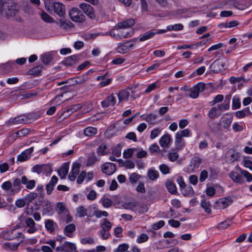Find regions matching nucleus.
Returning <instances> with one entry per match:
<instances>
[{
  "mask_svg": "<svg viewBox=\"0 0 252 252\" xmlns=\"http://www.w3.org/2000/svg\"><path fill=\"white\" fill-rule=\"evenodd\" d=\"M100 226L101 230L98 231V234L102 239H107L110 236V230L112 227L111 222L107 219H103L101 220Z\"/></svg>",
  "mask_w": 252,
  "mask_h": 252,
  "instance_id": "f257e3e1",
  "label": "nucleus"
},
{
  "mask_svg": "<svg viewBox=\"0 0 252 252\" xmlns=\"http://www.w3.org/2000/svg\"><path fill=\"white\" fill-rule=\"evenodd\" d=\"M119 28L112 30L109 33H107L106 34H109L112 37L115 39H122L124 38H127L131 36L133 33L134 31L133 30H130L128 31L125 30H121Z\"/></svg>",
  "mask_w": 252,
  "mask_h": 252,
  "instance_id": "f03ea898",
  "label": "nucleus"
},
{
  "mask_svg": "<svg viewBox=\"0 0 252 252\" xmlns=\"http://www.w3.org/2000/svg\"><path fill=\"white\" fill-rule=\"evenodd\" d=\"M69 14L70 18L74 22L83 23L85 21V16L78 8H73L69 11Z\"/></svg>",
  "mask_w": 252,
  "mask_h": 252,
  "instance_id": "7ed1b4c3",
  "label": "nucleus"
},
{
  "mask_svg": "<svg viewBox=\"0 0 252 252\" xmlns=\"http://www.w3.org/2000/svg\"><path fill=\"white\" fill-rule=\"evenodd\" d=\"M137 39H134L131 40H129L125 42L124 43L119 44L117 48V51L120 54H125L128 52L130 48H132L134 46V43L136 42Z\"/></svg>",
  "mask_w": 252,
  "mask_h": 252,
  "instance_id": "20e7f679",
  "label": "nucleus"
},
{
  "mask_svg": "<svg viewBox=\"0 0 252 252\" xmlns=\"http://www.w3.org/2000/svg\"><path fill=\"white\" fill-rule=\"evenodd\" d=\"M206 85L204 83L199 82L194 85L190 89V94L189 96L192 98H197L199 93L202 92L205 89Z\"/></svg>",
  "mask_w": 252,
  "mask_h": 252,
  "instance_id": "39448f33",
  "label": "nucleus"
},
{
  "mask_svg": "<svg viewBox=\"0 0 252 252\" xmlns=\"http://www.w3.org/2000/svg\"><path fill=\"white\" fill-rule=\"evenodd\" d=\"M38 196V194L35 192H30L25 197V199L27 202V210L26 213L28 215H31L33 211L32 207H30V204L32 202V201L37 198Z\"/></svg>",
  "mask_w": 252,
  "mask_h": 252,
  "instance_id": "423d86ee",
  "label": "nucleus"
},
{
  "mask_svg": "<svg viewBox=\"0 0 252 252\" xmlns=\"http://www.w3.org/2000/svg\"><path fill=\"white\" fill-rule=\"evenodd\" d=\"M101 169L104 173L111 175L116 171V167L113 163L106 162L102 166Z\"/></svg>",
  "mask_w": 252,
  "mask_h": 252,
  "instance_id": "0eeeda50",
  "label": "nucleus"
},
{
  "mask_svg": "<svg viewBox=\"0 0 252 252\" xmlns=\"http://www.w3.org/2000/svg\"><path fill=\"white\" fill-rule=\"evenodd\" d=\"M79 7L90 18L93 19L94 18L95 16L93 8L89 4L82 3L80 4Z\"/></svg>",
  "mask_w": 252,
  "mask_h": 252,
  "instance_id": "6e6552de",
  "label": "nucleus"
},
{
  "mask_svg": "<svg viewBox=\"0 0 252 252\" xmlns=\"http://www.w3.org/2000/svg\"><path fill=\"white\" fill-rule=\"evenodd\" d=\"M22 235V233L19 232L18 229H10L4 233V237L8 240H13L20 237Z\"/></svg>",
  "mask_w": 252,
  "mask_h": 252,
  "instance_id": "1a4fd4ad",
  "label": "nucleus"
},
{
  "mask_svg": "<svg viewBox=\"0 0 252 252\" xmlns=\"http://www.w3.org/2000/svg\"><path fill=\"white\" fill-rule=\"evenodd\" d=\"M226 157L228 161L234 162L239 160L240 154L235 149L232 148L227 152Z\"/></svg>",
  "mask_w": 252,
  "mask_h": 252,
  "instance_id": "9d476101",
  "label": "nucleus"
},
{
  "mask_svg": "<svg viewBox=\"0 0 252 252\" xmlns=\"http://www.w3.org/2000/svg\"><path fill=\"white\" fill-rule=\"evenodd\" d=\"M33 147H31L29 149H26L18 156L17 160L20 162H23L31 158V154L33 152Z\"/></svg>",
  "mask_w": 252,
  "mask_h": 252,
  "instance_id": "9b49d317",
  "label": "nucleus"
},
{
  "mask_svg": "<svg viewBox=\"0 0 252 252\" xmlns=\"http://www.w3.org/2000/svg\"><path fill=\"white\" fill-rule=\"evenodd\" d=\"M53 10L54 12L60 17L64 16L65 14L64 5L60 2H54Z\"/></svg>",
  "mask_w": 252,
  "mask_h": 252,
  "instance_id": "f8f14e48",
  "label": "nucleus"
},
{
  "mask_svg": "<svg viewBox=\"0 0 252 252\" xmlns=\"http://www.w3.org/2000/svg\"><path fill=\"white\" fill-rule=\"evenodd\" d=\"M25 221L27 226L29 227L27 230L28 233H33L37 230V228L35 227V223L32 218H26Z\"/></svg>",
  "mask_w": 252,
  "mask_h": 252,
  "instance_id": "ddd939ff",
  "label": "nucleus"
},
{
  "mask_svg": "<svg viewBox=\"0 0 252 252\" xmlns=\"http://www.w3.org/2000/svg\"><path fill=\"white\" fill-rule=\"evenodd\" d=\"M21 179L19 178H16L14 179L12 187V189H11V194L14 195L16 193L19 192L22 188L21 186Z\"/></svg>",
  "mask_w": 252,
  "mask_h": 252,
  "instance_id": "4468645a",
  "label": "nucleus"
},
{
  "mask_svg": "<svg viewBox=\"0 0 252 252\" xmlns=\"http://www.w3.org/2000/svg\"><path fill=\"white\" fill-rule=\"evenodd\" d=\"M21 183L26 186V188L29 189H32L35 187L36 182L34 180H29L25 175L21 177Z\"/></svg>",
  "mask_w": 252,
  "mask_h": 252,
  "instance_id": "2eb2a0df",
  "label": "nucleus"
},
{
  "mask_svg": "<svg viewBox=\"0 0 252 252\" xmlns=\"http://www.w3.org/2000/svg\"><path fill=\"white\" fill-rule=\"evenodd\" d=\"M58 181V178L57 176H52L49 183L46 186V192L48 194H50L52 193Z\"/></svg>",
  "mask_w": 252,
  "mask_h": 252,
  "instance_id": "dca6fc26",
  "label": "nucleus"
},
{
  "mask_svg": "<svg viewBox=\"0 0 252 252\" xmlns=\"http://www.w3.org/2000/svg\"><path fill=\"white\" fill-rule=\"evenodd\" d=\"M78 63V56L76 55H72L67 57L63 61V64L67 66H73Z\"/></svg>",
  "mask_w": 252,
  "mask_h": 252,
  "instance_id": "f3484780",
  "label": "nucleus"
},
{
  "mask_svg": "<svg viewBox=\"0 0 252 252\" xmlns=\"http://www.w3.org/2000/svg\"><path fill=\"white\" fill-rule=\"evenodd\" d=\"M116 103V97L111 94L101 102L103 108H105L109 106H113Z\"/></svg>",
  "mask_w": 252,
  "mask_h": 252,
  "instance_id": "a211bd4d",
  "label": "nucleus"
},
{
  "mask_svg": "<svg viewBox=\"0 0 252 252\" xmlns=\"http://www.w3.org/2000/svg\"><path fill=\"white\" fill-rule=\"evenodd\" d=\"M232 200L231 198H222L218 200L216 203L218 204L220 208L224 209L230 204H231Z\"/></svg>",
  "mask_w": 252,
  "mask_h": 252,
  "instance_id": "6ab92c4d",
  "label": "nucleus"
},
{
  "mask_svg": "<svg viewBox=\"0 0 252 252\" xmlns=\"http://www.w3.org/2000/svg\"><path fill=\"white\" fill-rule=\"evenodd\" d=\"M135 24L134 20L132 19H128L122 22H119L116 26L119 29H126L133 26Z\"/></svg>",
  "mask_w": 252,
  "mask_h": 252,
  "instance_id": "aec40b11",
  "label": "nucleus"
},
{
  "mask_svg": "<svg viewBox=\"0 0 252 252\" xmlns=\"http://www.w3.org/2000/svg\"><path fill=\"white\" fill-rule=\"evenodd\" d=\"M69 163H64L58 170V174L62 179L64 178L68 172Z\"/></svg>",
  "mask_w": 252,
  "mask_h": 252,
  "instance_id": "412c9836",
  "label": "nucleus"
},
{
  "mask_svg": "<svg viewBox=\"0 0 252 252\" xmlns=\"http://www.w3.org/2000/svg\"><path fill=\"white\" fill-rule=\"evenodd\" d=\"M21 120L22 123H28L30 121L34 120L37 119L39 117V116H37L35 113H32L28 115V116L26 115H21L20 116Z\"/></svg>",
  "mask_w": 252,
  "mask_h": 252,
  "instance_id": "4be33fe9",
  "label": "nucleus"
},
{
  "mask_svg": "<svg viewBox=\"0 0 252 252\" xmlns=\"http://www.w3.org/2000/svg\"><path fill=\"white\" fill-rule=\"evenodd\" d=\"M229 177L235 183L242 185L244 181L242 179L241 176L236 172L232 171L229 174Z\"/></svg>",
  "mask_w": 252,
  "mask_h": 252,
  "instance_id": "5701e85b",
  "label": "nucleus"
},
{
  "mask_svg": "<svg viewBox=\"0 0 252 252\" xmlns=\"http://www.w3.org/2000/svg\"><path fill=\"white\" fill-rule=\"evenodd\" d=\"M232 117L230 116H225L221 118L220 123L222 127L227 129L232 122Z\"/></svg>",
  "mask_w": 252,
  "mask_h": 252,
  "instance_id": "b1692460",
  "label": "nucleus"
},
{
  "mask_svg": "<svg viewBox=\"0 0 252 252\" xmlns=\"http://www.w3.org/2000/svg\"><path fill=\"white\" fill-rule=\"evenodd\" d=\"M13 62H8L4 64L0 65V70L3 71V73L7 74L12 70Z\"/></svg>",
  "mask_w": 252,
  "mask_h": 252,
  "instance_id": "393cba45",
  "label": "nucleus"
},
{
  "mask_svg": "<svg viewBox=\"0 0 252 252\" xmlns=\"http://www.w3.org/2000/svg\"><path fill=\"white\" fill-rule=\"evenodd\" d=\"M42 66H37L31 69L28 72V74L30 75H33L34 76H38L41 74Z\"/></svg>",
  "mask_w": 252,
  "mask_h": 252,
  "instance_id": "a878e982",
  "label": "nucleus"
},
{
  "mask_svg": "<svg viewBox=\"0 0 252 252\" xmlns=\"http://www.w3.org/2000/svg\"><path fill=\"white\" fill-rule=\"evenodd\" d=\"M231 98V94H229L226 95L225 96V99L223 103L221 104L220 105V110L224 109V110H228L229 109L230 107V99Z\"/></svg>",
  "mask_w": 252,
  "mask_h": 252,
  "instance_id": "bb28decb",
  "label": "nucleus"
},
{
  "mask_svg": "<svg viewBox=\"0 0 252 252\" xmlns=\"http://www.w3.org/2000/svg\"><path fill=\"white\" fill-rule=\"evenodd\" d=\"M166 187L168 191L171 194H175L177 193V188L175 184L168 180L166 182Z\"/></svg>",
  "mask_w": 252,
  "mask_h": 252,
  "instance_id": "cd10ccee",
  "label": "nucleus"
},
{
  "mask_svg": "<svg viewBox=\"0 0 252 252\" xmlns=\"http://www.w3.org/2000/svg\"><path fill=\"white\" fill-rule=\"evenodd\" d=\"M171 140L170 136L169 134H165L159 139V142L162 147H167L170 143Z\"/></svg>",
  "mask_w": 252,
  "mask_h": 252,
  "instance_id": "c85d7f7f",
  "label": "nucleus"
},
{
  "mask_svg": "<svg viewBox=\"0 0 252 252\" xmlns=\"http://www.w3.org/2000/svg\"><path fill=\"white\" fill-rule=\"evenodd\" d=\"M75 225L73 223L67 225L64 229V233L67 236L70 237L72 236V233L75 230Z\"/></svg>",
  "mask_w": 252,
  "mask_h": 252,
  "instance_id": "c756f323",
  "label": "nucleus"
},
{
  "mask_svg": "<svg viewBox=\"0 0 252 252\" xmlns=\"http://www.w3.org/2000/svg\"><path fill=\"white\" fill-rule=\"evenodd\" d=\"M201 162V159L199 157H193L191 158L190 161L189 166L192 168V169H197L199 167Z\"/></svg>",
  "mask_w": 252,
  "mask_h": 252,
  "instance_id": "7c9ffc66",
  "label": "nucleus"
},
{
  "mask_svg": "<svg viewBox=\"0 0 252 252\" xmlns=\"http://www.w3.org/2000/svg\"><path fill=\"white\" fill-rule=\"evenodd\" d=\"M63 248L65 252H72L76 249L75 244L69 242H65L63 244Z\"/></svg>",
  "mask_w": 252,
  "mask_h": 252,
  "instance_id": "2f4dec72",
  "label": "nucleus"
},
{
  "mask_svg": "<svg viewBox=\"0 0 252 252\" xmlns=\"http://www.w3.org/2000/svg\"><path fill=\"white\" fill-rule=\"evenodd\" d=\"M241 99L238 95H234L232 98V109L233 110L239 109L241 107Z\"/></svg>",
  "mask_w": 252,
  "mask_h": 252,
  "instance_id": "473e14b6",
  "label": "nucleus"
},
{
  "mask_svg": "<svg viewBox=\"0 0 252 252\" xmlns=\"http://www.w3.org/2000/svg\"><path fill=\"white\" fill-rule=\"evenodd\" d=\"M46 168H49L50 169V167L46 164H36L32 167V171L33 172H35L38 174H40L43 172V169H45Z\"/></svg>",
  "mask_w": 252,
  "mask_h": 252,
  "instance_id": "72a5a7b5",
  "label": "nucleus"
},
{
  "mask_svg": "<svg viewBox=\"0 0 252 252\" xmlns=\"http://www.w3.org/2000/svg\"><path fill=\"white\" fill-rule=\"evenodd\" d=\"M56 225V223H55L53 220H47L45 222V228L48 231L51 232L54 231V227Z\"/></svg>",
  "mask_w": 252,
  "mask_h": 252,
  "instance_id": "f704fd0d",
  "label": "nucleus"
},
{
  "mask_svg": "<svg viewBox=\"0 0 252 252\" xmlns=\"http://www.w3.org/2000/svg\"><path fill=\"white\" fill-rule=\"evenodd\" d=\"M147 176L150 180L155 181L158 178L159 173L158 171L151 168L148 171Z\"/></svg>",
  "mask_w": 252,
  "mask_h": 252,
  "instance_id": "c9c22d12",
  "label": "nucleus"
},
{
  "mask_svg": "<svg viewBox=\"0 0 252 252\" xmlns=\"http://www.w3.org/2000/svg\"><path fill=\"white\" fill-rule=\"evenodd\" d=\"M76 213V215L80 218H83L86 216H90L87 214V209L83 206L77 208Z\"/></svg>",
  "mask_w": 252,
  "mask_h": 252,
  "instance_id": "e433bc0d",
  "label": "nucleus"
},
{
  "mask_svg": "<svg viewBox=\"0 0 252 252\" xmlns=\"http://www.w3.org/2000/svg\"><path fill=\"white\" fill-rule=\"evenodd\" d=\"M129 95V92L126 90L121 91L118 94L119 100L120 102L126 100Z\"/></svg>",
  "mask_w": 252,
  "mask_h": 252,
  "instance_id": "4c0bfd02",
  "label": "nucleus"
},
{
  "mask_svg": "<svg viewBox=\"0 0 252 252\" xmlns=\"http://www.w3.org/2000/svg\"><path fill=\"white\" fill-rule=\"evenodd\" d=\"M175 146L176 149L177 150H181L185 146L184 142L183 141L182 137L177 136V135H176V139H175Z\"/></svg>",
  "mask_w": 252,
  "mask_h": 252,
  "instance_id": "58836bf2",
  "label": "nucleus"
},
{
  "mask_svg": "<svg viewBox=\"0 0 252 252\" xmlns=\"http://www.w3.org/2000/svg\"><path fill=\"white\" fill-rule=\"evenodd\" d=\"M155 34L156 33L155 32L148 31L140 36L139 41H144L148 39H149L152 38Z\"/></svg>",
  "mask_w": 252,
  "mask_h": 252,
  "instance_id": "ea45409f",
  "label": "nucleus"
},
{
  "mask_svg": "<svg viewBox=\"0 0 252 252\" xmlns=\"http://www.w3.org/2000/svg\"><path fill=\"white\" fill-rule=\"evenodd\" d=\"M97 132V129L93 127H88L84 129V133L86 136H91Z\"/></svg>",
  "mask_w": 252,
  "mask_h": 252,
  "instance_id": "a19ab883",
  "label": "nucleus"
},
{
  "mask_svg": "<svg viewBox=\"0 0 252 252\" xmlns=\"http://www.w3.org/2000/svg\"><path fill=\"white\" fill-rule=\"evenodd\" d=\"M201 206L204 209L206 213L208 214H210L211 213V204L209 201H208L206 200H202L201 202Z\"/></svg>",
  "mask_w": 252,
  "mask_h": 252,
  "instance_id": "79ce46f5",
  "label": "nucleus"
},
{
  "mask_svg": "<svg viewBox=\"0 0 252 252\" xmlns=\"http://www.w3.org/2000/svg\"><path fill=\"white\" fill-rule=\"evenodd\" d=\"M41 59L44 64H48L52 60V56L50 53H46L41 56Z\"/></svg>",
  "mask_w": 252,
  "mask_h": 252,
  "instance_id": "37998d69",
  "label": "nucleus"
},
{
  "mask_svg": "<svg viewBox=\"0 0 252 252\" xmlns=\"http://www.w3.org/2000/svg\"><path fill=\"white\" fill-rule=\"evenodd\" d=\"M138 203L136 201L126 202L123 205L124 208L133 211V208L137 207Z\"/></svg>",
  "mask_w": 252,
  "mask_h": 252,
  "instance_id": "c03bdc74",
  "label": "nucleus"
},
{
  "mask_svg": "<svg viewBox=\"0 0 252 252\" xmlns=\"http://www.w3.org/2000/svg\"><path fill=\"white\" fill-rule=\"evenodd\" d=\"M41 19L46 23L54 22V19L45 12H42L41 14Z\"/></svg>",
  "mask_w": 252,
  "mask_h": 252,
  "instance_id": "a18cd8bd",
  "label": "nucleus"
},
{
  "mask_svg": "<svg viewBox=\"0 0 252 252\" xmlns=\"http://www.w3.org/2000/svg\"><path fill=\"white\" fill-rule=\"evenodd\" d=\"M184 26L181 24H177L173 25H169L167 27V30L169 31H181L183 29Z\"/></svg>",
  "mask_w": 252,
  "mask_h": 252,
  "instance_id": "49530a36",
  "label": "nucleus"
},
{
  "mask_svg": "<svg viewBox=\"0 0 252 252\" xmlns=\"http://www.w3.org/2000/svg\"><path fill=\"white\" fill-rule=\"evenodd\" d=\"M96 160L97 158L94 153H92L89 156L88 158L86 165L87 166H91L93 165Z\"/></svg>",
  "mask_w": 252,
  "mask_h": 252,
  "instance_id": "de8ad7c7",
  "label": "nucleus"
},
{
  "mask_svg": "<svg viewBox=\"0 0 252 252\" xmlns=\"http://www.w3.org/2000/svg\"><path fill=\"white\" fill-rule=\"evenodd\" d=\"M182 194L184 196H187L189 194H192L193 190L191 186H187L186 187L181 189Z\"/></svg>",
  "mask_w": 252,
  "mask_h": 252,
  "instance_id": "09e8293b",
  "label": "nucleus"
},
{
  "mask_svg": "<svg viewBox=\"0 0 252 252\" xmlns=\"http://www.w3.org/2000/svg\"><path fill=\"white\" fill-rule=\"evenodd\" d=\"M230 222H231V220H225L220 223L218 226L217 228L219 229L224 230L226 229L228 226L230 225Z\"/></svg>",
  "mask_w": 252,
  "mask_h": 252,
  "instance_id": "8fccbe9b",
  "label": "nucleus"
},
{
  "mask_svg": "<svg viewBox=\"0 0 252 252\" xmlns=\"http://www.w3.org/2000/svg\"><path fill=\"white\" fill-rule=\"evenodd\" d=\"M107 149V146L104 144H101L99 146L98 149H97V153L98 155H100L101 156H104L106 154L105 152V150Z\"/></svg>",
  "mask_w": 252,
  "mask_h": 252,
  "instance_id": "3c124183",
  "label": "nucleus"
},
{
  "mask_svg": "<svg viewBox=\"0 0 252 252\" xmlns=\"http://www.w3.org/2000/svg\"><path fill=\"white\" fill-rule=\"evenodd\" d=\"M113 155L117 157H119L121 155V147L120 145H116L112 151Z\"/></svg>",
  "mask_w": 252,
  "mask_h": 252,
  "instance_id": "603ef678",
  "label": "nucleus"
},
{
  "mask_svg": "<svg viewBox=\"0 0 252 252\" xmlns=\"http://www.w3.org/2000/svg\"><path fill=\"white\" fill-rule=\"evenodd\" d=\"M224 98L223 95L222 94H218L214 98V99L210 102L211 105H214L217 103L221 102Z\"/></svg>",
  "mask_w": 252,
  "mask_h": 252,
  "instance_id": "864d4df0",
  "label": "nucleus"
},
{
  "mask_svg": "<svg viewBox=\"0 0 252 252\" xmlns=\"http://www.w3.org/2000/svg\"><path fill=\"white\" fill-rule=\"evenodd\" d=\"M156 119L157 116L153 113H151L147 116L146 118H144V119H145L147 122L150 124H154Z\"/></svg>",
  "mask_w": 252,
  "mask_h": 252,
  "instance_id": "5fc2aeb1",
  "label": "nucleus"
},
{
  "mask_svg": "<svg viewBox=\"0 0 252 252\" xmlns=\"http://www.w3.org/2000/svg\"><path fill=\"white\" fill-rule=\"evenodd\" d=\"M209 171L210 172V177L211 178L215 179L217 177L218 171L216 168L210 167L209 168Z\"/></svg>",
  "mask_w": 252,
  "mask_h": 252,
  "instance_id": "6e6d98bb",
  "label": "nucleus"
},
{
  "mask_svg": "<svg viewBox=\"0 0 252 252\" xmlns=\"http://www.w3.org/2000/svg\"><path fill=\"white\" fill-rule=\"evenodd\" d=\"M81 166V165L80 163H74L72 165V167L71 172H72L73 173L78 175Z\"/></svg>",
  "mask_w": 252,
  "mask_h": 252,
  "instance_id": "4d7b16f0",
  "label": "nucleus"
},
{
  "mask_svg": "<svg viewBox=\"0 0 252 252\" xmlns=\"http://www.w3.org/2000/svg\"><path fill=\"white\" fill-rule=\"evenodd\" d=\"M140 177V176L137 174V173H133L130 175L129 177V182L132 184H134L139 179Z\"/></svg>",
  "mask_w": 252,
  "mask_h": 252,
  "instance_id": "13d9d810",
  "label": "nucleus"
},
{
  "mask_svg": "<svg viewBox=\"0 0 252 252\" xmlns=\"http://www.w3.org/2000/svg\"><path fill=\"white\" fill-rule=\"evenodd\" d=\"M53 0H44V5L47 11H50L53 8Z\"/></svg>",
  "mask_w": 252,
  "mask_h": 252,
  "instance_id": "bf43d9fd",
  "label": "nucleus"
},
{
  "mask_svg": "<svg viewBox=\"0 0 252 252\" xmlns=\"http://www.w3.org/2000/svg\"><path fill=\"white\" fill-rule=\"evenodd\" d=\"M12 185L10 181H6L4 182L1 185V188L5 190H10L11 193V189H12Z\"/></svg>",
  "mask_w": 252,
  "mask_h": 252,
  "instance_id": "052dcab7",
  "label": "nucleus"
},
{
  "mask_svg": "<svg viewBox=\"0 0 252 252\" xmlns=\"http://www.w3.org/2000/svg\"><path fill=\"white\" fill-rule=\"evenodd\" d=\"M159 168L160 171L163 174H167L169 173V172H170V169H169V167L165 164H161L159 166Z\"/></svg>",
  "mask_w": 252,
  "mask_h": 252,
  "instance_id": "680f3d73",
  "label": "nucleus"
},
{
  "mask_svg": "<svg viewBox=\"0 0 252 252\" xmlns=\"http://www.w3.org/2000/svg\"><path fill=\"white\" fill-rule=\"evenodd\" d=\"M27 204L25 199H19L15 201V205L18 208H22Z\"/></svg>",
  "mask_w": 252,
  "mask_h": 252,
  "instance_id": "e2e57ef3",
  "label": "nucleus"
},
{
  "mask_svg": "<svg viewBox=\"0 0 252 252\" xmlns=\"http://www.w3.org/2000/svg\"><path fill=\"white\" fill-rule=\"evenodd\" d=\"M18 246L19 244L6 243L3 245V248L4 249H9L11 250H14L17 249Z\"/></svg>",
  "mask_w": 252,
  "mask_h": 252,
  "instance_id": "0e129e2a",
  "label": "nucleus"
},
{
  "mask_svg": "<svg viewBox=\"0 0 252 252\" xmlns=\"http://www.w3.org/2000/svg\"><path fill=\"white\" fill-rule=\"evenodd\" d=\"M241 173L246 178L248 182H250L252 181V174L250 173L247 171L241 170Z\"/></svg>",
  "mask_w": 252,
  "mask_h": 252,
  "instance_id": "69168bd1",
  "label": "nucleus"
},
{
  "mask_svg": "<svg viewBox=\"0 0 252 252\" xmlns=\"http://www.w3.org/2000/svg\"><path fill=\"white\" fill-rule=\"evenodd\" d=\"M128 248V246L126 244H123L118 247L117 250H115L114 252H124L127 250Z\"/></svg>",
  "mask_w": 252,
  "mask_h": 252,
  "instance_id": "338daca9",
  "label": "nucleus"
},
{
  "mask_svg": "<svg viewBox=\"0 0 252 252\" xmlns=\"http://www.w3.org/2000/svg\"><path fill=\"white\" fill-rule=\"evenodd\" d=\"M208 173L206 170H202L200 174L199 180L201 182H204L208 177Z\"/></svg>",
  "mask_w": 252,
  "mask_h": 252,
  "instance_id": "774afa93",
  "label": "nucleus"
}]
</instances>
